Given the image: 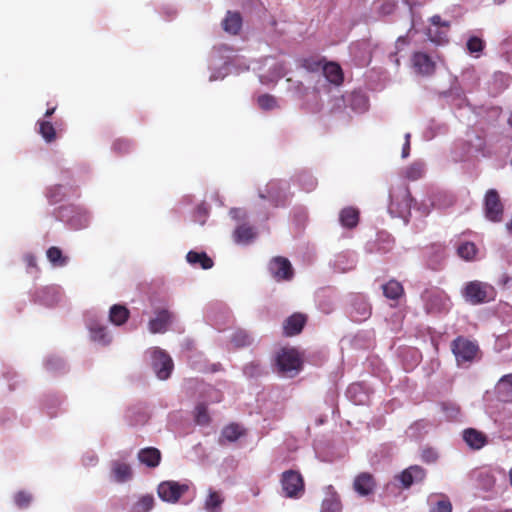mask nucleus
<instances>
[{"mask_svg": "<svg viewBox=\"0 0 512 512\" xmlns=\"http://www.w3.org/2000/svg\"><path fill=\"white\" fill-rule=\"evenodd\" d=\"M451 351L458 366L470 365L480 352L477 342L458 336L451 342Z\"/></svg>", "mask_w": 512, "mask_h": 512, "instance_id": "1", "label": "nucleus"}, {"mask_svg": "<svg viewBox=\"0 0 512 512\" xmlns=\"http://www.w3.org/2000/svg\"><path fill=\"white\" fill-rule=\"evenodd\" d=\"M278 371L289 377L296 376L303 366L300 353L295 348H282L276 356Z\"/></svg>", "mask_w": 512, "mask_h": 512, "instance_id": "2", "label": "nucleus"}, {"mask_svg": "<svg viewBox=\"0 0 512 512\" xmlns=\"http://www.w3.org/2000/svg\"><path fill=\"white\" fill-rule=\"evenodd\" d=\"M462 295L468 303L478 305L494 299V288L485 282L470 281L463 288Z\"/></svg>", "mask_w": 512, "mask_h": 512, "instance_id": "3", "label": "nucleus"}, {"mask_svg": "<svg viewBox=\"0 0 512 512\" xmlns=\"http://www.w3.org/2000/svg\"><path fill=\"white\" fill-rule=\"evenodd\" d=\"M280 484L285 497L298 499L305 492L303 476L299 471L286 470L280 476Z\"/></svg>", "mask_w": 512, "mask_h": 512, "instance_id": "4", "label": "nucleus"}, {"mask_svg": "<svg viewBox=\"0 0 512 512\" xmlns=\"http://www.w3.org/2000/svg\"><path fill=\"white\" fill-rule=\"evenodd\" d=\"M485 217L491 222H501L504 216V205L496 189H489L483 201Z\"/></svg>", "mask_w": 512, "mask_h": 512, "instance_id": "5", "label": "nucleus"}, {"mask_svg": "<svg viewBox=\"0 0 512 512\" xmlns=\"http://www.w3.org/2000/svg\"><path fill=\"white\" fill-rule=\"evenodd\" d=\"M268 272L277 282H288L294 278V268L288 258L275 256L270 259Z\"/></svg>", "mask_w": 512, "mask_h": 512, "instance_id": "6", "label": "nucleus"}, {"mask_svg": "<svg viewBox=\"0 0 512 512\" xmlns=\"http://www.w3.org/2000/svg\"><path fill=\"white\" fill-rule=\"evenodd\" d=\"M412 196L407 186H400L390 192V209L395 210L400 215L410 212Z\"/></svg>", "mask_w": 512, "mask_h": 512, "instance_id": "7", "label": "nucleus"}, {"mask_svg": "<svg viewBox=\"0 0 512 512\" xmlns=\"http://www.w3.org/2000/svg\"><path fill=\"white\" fill-rule=\"evenodd\" d=\"M173 367V361L165 351L159 348H155L152 351V368L160 380L168 379Z\"/></svg>", "mask_w": 512, "mask_h": 512, "instance_id": "8", "label": "nucleus"}, {"mask_svg": "<svg viewBox=\"0 0 512 512\" xmlns=\"http://www.w3.org/2000/svg\"><path fill=\"white\" fill-rule=\"evenodd\" d=\"M188 491L186 484H179L175 481H165L159 484L157 492L159 497L167 502H177L183 494Z\"/></svg>", "mask_w": 512, "mask_h": 512, "instance_id": "9", "label": "nucleus"}, {"mask_svg": "<svg viewBox=\"0 0 512 512\" xmlns=\"http://www.w3.org/2000/svg\"><path fill=\"white\" fill-rule=\"evenodd\" d=\"M377 481L373 474L361 472L354 478L353 489L361 497H368L375 493Z\"/></svg>", "mask_w": 512, "mask_h": 512, "instance_id": "10", "label": "nucleus"}, {"mask_svg": "<svg viewBox=\"0 0 512 512\" xmlns=\"http://www.w3.org/2000/svg\"><path fill=\"white\" fill-rule=\"evenodd\" d=\"M426 477V471L421 466L413 465L403 470L397 477L403 488L407 489L414 483L422 482Z\"/></svg>", "mask_w": 512, "mask_h": 512, "instance_id": "11", "label": "nucleus"}, {"mask_svg": "<svg viewBox=\"0 0 512 512\" xmlns=\"http://www.w3.org/2000/svg\"><path fill=\"white\" fill-rule=\"evenodd\" d=\"M307 322V316L302 313H294L283 323V334L287 337L298 335L302 332Z\"/></svg>", "mask_w": 512, "mask_h": 512, "instance_id": "12", "label": "nucleus"}, {"mask_svg": "<svg viewBox=\"0 0 512 512\" xmlns=\"http://www.w3.org/2000/svg\"><path fill=\"white\" fill-rule=\"evenodd\" d=\"M172 319L173 315L168 310L162 309L157 311L156 317L148 323L149 331L153 334L166 332Z\"/></svg>", "mask_w": 512, "mask_h": 512, "instance_id": "13", "label": "nucleus"}, {"mask_svg": "<svg viewBox=\"0 0 512 512\" xmlns=\"http://www.w3.org/2000/svg\"><path fill=\"white\" fill-rule=\"evenodd\" d=\"M412 63L415 70L422 75H431L436 68L435 62L424 52H415L412 56Z\"/></svg>", "mask_w": 512, "mask_h": 512, "instance_id": "14", "label": "nucleus"}, {"mask_svg": "<svg viewBox=\"0 0 512 512\" xmlns=\"http://www.w3.org/2000/svg\"><path fill=\"white\" fill-rule=\"evenodd\" d=\"M463 440L473 450L483 448L488 442L487 436L474 428H467L463 431Z\"/></svg>", "mask_w": 512, "mask_h": 512, "instance_id": "15", "label": "nucleus"}, {"mask_svg": "<svg viewBox=\"0 0 512 512\" xmlns=\"http://www.w3.org/2000/svg\"><path fill=\"white\" fill-rule=\"evenodd\" d=\"M222 27L225 32L231 35H237L242 28V17L240 13L228 11L222 21Z\"/></svg>", "mask_w": 512, "mask_h": 512, "instance_id": "16", "label": "nucleus"}, {"mask_svg": "<svg viewBox=\"0 0 512 512\" xmlns=\"http://www.w3.org/2000/svg\"><path fill=\"white\" fill-rule=\"evenodd\" d=\"M138 459L142 464L155 468L160 464L161 452L157 448L147 447L139 451Z\"/></svg>", "mask_w": 512, "mask_h": 512, "instance_id": "17", "label": "nucleus"}, {"mask_svg": "<svg viewBox=\"0 0 512 512\" xmlns=\"http://www.w3.org/2000/svg\"><path fill=\"white\" fill-rule=\"evenodd\" d=\"M323 73L332 84L340 85L344 80L343 71L340 65L335 62L326 63L323 66Z\"/></svg>", "mask_w": 512, "mask_h": 512, "instance_id": "18", "label": "nucleus"}, {"mask_svg": "<svg viewBox=\"0 0 512 512\" xmlns=\"http://www.w3.org/2000/svg\"><path fill=\"white\" fill-rule=\"evenodd\" d=\"M188 263L199 266L202 269H210L213 267V260L205 252L189 251L186 255Z\"/></svg>", "mask_w": 512, "mask_h": 512, "instance_id": "19", "label": "nucleus"}, {"mask_svg": "<svg viewBox=\"0 0 512 512\" xmlns=\"http://www.w3.org/2000/svg\"><path fill=\"white\" fill-rule=\"evenodd\" d=\"M382 290L386 298L396 301L405 293L403 285L395 279H391L387 283L383 284Z\"/></svg>", "mask_w": 512, "mask_h": 512, "instance_id": "20", "label": "nucleus"}, {"mask_svg": "<svg viewBox=\"0 0 512 512\" xmlns=\"http://www.w3.org/2000/svg\"><path fill=\"white\" fill-rule=\"evenodd\" d=\"M339 220L342 226L352 229L358 225L359 211L353 207H346L341 210Z\"/></svg>", "mask_w": 512, "mask_h": 512, "instance_id": "21", "label": "nucleus"}, {"mask_svg": "<svg viewBox=\"0 0 512 512\" xmlns=\"http://www.w3.org/2000/svg\"><path fill=\"white\" fill-rule=\"evenodd\" d=\"M130 316V312L128 308L124 305L115 304L111 306L109 311V319L110 321L117 325H123L127 322L128 318Z\"/></svg>", "mask_w": 512, "mask_h": 512, "instance_id": "22", "label": "nucleus"}, {"mask_svg": "<svg viewBox=\"0 0 512 512\" xmlns=\"http://www.w3.org/2000/svg\"><path fill=\"white\" fill-rule=\"evenodd\" d=\"M280 185L281 183L278 181H271L267 185V195L260 194V197L263 199L268 198L274 202L275 206H278L283 201V195L281 192L285 190Z\"/></svg>", "mask_w": 512, "mask_h": 512, "instance_id": "23", "label": "nucleus"}, {"mask_svg": "<svg viewBox=\"0 0 512 512\" xmlns=\"http://www.w3.org/2000/svg\"><path fill=\"white\" fill-rule=\"evenodd\" d=\"M498 394L503 401H512V374L504 375L499 380Z\"/></svg>", "mask_w": 512, "mask_h": 512, "instance_id": "24", "label": "nucleus"}, {"mask_svg": "<svg viewBox=\"0 0 512 512\" xmlns=\"http://www.w3.org/2000/svg\"><path fill=\"white\" fill-rule=\"evenodd\" d=\"M112 473L115 480L119 483L126 482L132 477L131 467L128 464L122 462L114 463Z\"/></svg>", "mask_w": 512, "mask_h": 512, "instance_id": "25", "label": "nucleus"}, {"mask_svg": "<svg viewBox=\"0 0 512 512\" xmlns=\"http://www.w3.org/2000/svg\"><path fill=\"white\" fill-rule=\"evenodd\" d=\"M47 259L54 267H64L67 265L69 258L64 256L61 249L52 246L46 252Z\"/></svg>", "mask_w": 512, "mask_h": 512, "instance_id": "26", "label": "nucleus"}, {"mask_svg": "<svg viewBox=\"0 0 512 512\" xmlns=\"http://www.w3.org/2000/svg\"><path fill=\"white\" fill-rule=\"evenodd\" d=\"M457 254L466 261L474 260L477 254V247L473 242H464L458 246Z\"/></svg>", "mask_w": 512, "mask_h": 512, "instance_id": "27", "label": "nucleus"}, {"mask_svg": "<svg viewBox=\"0 0 512 512\" xmlns=\"http://www.w3.org/2000/svg\"><path fill=\"white\" fill-rule=\"evenodd\" d=\"M426 308L429 312H436L441 309L442 297L436 292H426L424 295Z\"/></svg>", "mask_w": 512, "mask_h": 512, "instance_id": "28", "label": "nucleus"}, {"mask_svg": "<svg viewBox=\"0 0 512 512\" xmlns=\"http://www.w3.org/2000/svg\"><path fill=\"white\" fill-rule=\"evenodd\" d=\"M425 174V165L422 162H414L407 167L405 176L409 180L416 181L422 178Z\"/></svg>", "mask_w": 512, "mask_h": 512, "instance_id": "29", "label": "nucleus"}, {"mask_svg": "<svg viewBox=\"0 0 512 512\" xmlns=\"http://www.w3.org/2000/svg\"><path fill=\"white\" fill-rule=\"evenodd\" d=\"M39 133L45 139L46 142L50 143L56 139V131L53 124L49 121H38Z\"/></svg>", "mask_w": 512, "mask_h": 512, "instance_id": "30", "label": "nucleus"}, {"mask_svg": "<svg viewBox=\"0 0 512 512\" xmlns=\"http://www.w3.org/2000/svg\"><path fill=\"white\" fill-rule=\"evenodd\" d=\"M46 196L51 204L61 202L65 198V192L62 185L56 184L48 188Z\"/></svg>", "mask_w": 512, "mask_h": 512, "instance_id": "31", "label": "nucleus"}, {"mask_svg": "<svg viewBox=\"0 0 512 512\" xmlns=\"http://www.w3.org/2000/svg\"><path fill=\"white\" fill-rule=\"evenodd\" d=\"M234 237L237 243H246L254 237V233L251 227L241 225L235 230Z\"/></svg>", "mask_w": 512, "mask_h": 512, "instance_id": "32", "label": "nucleus"}, {"mask_svg": "<svg viewBox=\"0 0 512 512\" xmlns=\"http://www.w3.org/2000/svg\"><path fill=\"white\" fill-rule=\"evenodd\" d=\"M154 505V498L152 495L142 496L133 507L134 512H149Z\"/></svg>", "mask_w": 512, "mask_h": 512, "instance_id": "33", "label": "nucleus"}, {"mask_svg": "<svg viewBox=\"0 0 512 512\" xmlns=\"http://www.w3.org/2000/svg\"><path fill=\"white\" fill-rule=\"evenodd\" d=\"M223 503V498L216 491H211L208 495V498L205 502V507L210 512H216L217 509L220 508Z\"/></svg>", "mask_w": 512, "mask_h": 512, "instance_id": "34", "label": "nucleus"}, {"mask_svg": "<svg viewBox=\"0 0 512 512\" xmlns=\"http://www.w3.org/2000/svg\"><path fill=\"white\" fill-rule=\"evenodd\" d=\"M257 103L258 106L264 111L273 110L278 106L276 98L270 94L260 95L257 98Z\"/></svg>", "mask_w": 512, "mask_h": 512, "instance_id": "35", "label": "nucleus"}, {"mask_svg": "<svg viewBox=\"0 0 512 512\" xmlns=\"http://www.w3.org/2000/svg\"><path fill=\"white\" fill-rule=\"evenodd\" d=\"M241 435H242V432H241L239 426L236 424H230L222 430L221 436H222V438H224L225 440H227L229 442H234Z\"/></svg>", "mask_w": 512, "mask_h": 512, "instance_id": "36", "label": "nucleus"}, {"mask_svg": "<svg viewBox=\"0 0 512 512\" xmlns=\"http://www.w3.org/2000/svg\"><path fill=\"white\" fill-rule=\"evenodd\" d=\"M321 512H341V503L339 499L334 495L324 499Z\"/></svg>", "mask_w": 512, "mask_h": 512, "instance_id": "37", "label": "nucleus"}, {"mask_svg": "<svg viewBox=\"0 0 512 512\" xmlns=\"http://www.w3.org/2000/svg\"><path fill=\"white\" fill-rule=\"evenodd\" d=\"M195 421L199 425H206L210 422L207 406L204 403H200L196 406Z\"/></svg>", "mask_w": 512, "mask_h": 512, "instance_id": "38", "label": "nucleus"}, {"mask_svg": "<svg viewBox=\"0 0 512 512\" xmlns=\"http://www.w3.org/2000/svg\"><path fill=\"white\" fill-rule=\"evenodd\" d=\"M231 342L235 347L240 348L250 345L251 337L245 331L238 330L233 334Z\"/></svg>", "mask_w": 512, "mask_h": 512, "instance_id": "39", "label": "nucleus"}, {"mask_svg": "<svg viewBox=\"0 0 512 512\" xmlns=\"http://www.w3.org/2000/svg\"><path fill=\"white\" fill-rule=\"evenodd\" d=\"M113 151L119 155H124L132 150V144L128 139L119 138L113 142Z\"/></svg>", "mask_w": 512, "mask_h": 512, "instance_id": "40", "label": "nucleus"}, {"mask_svg": "<svg viewBox=\"0 0 512 512\" xmlns=\"http://www.w3.org/2000/svg\"><path fill=\"white\" fill-rule=\"evenodd\" d=\"M91 337L94 341L102 344H108L110 342V337L105 327L91 328Z\"/></svg>", "mask_w": 512, "mask_h": 512, "instance_id": "41", "label": "nucleus"}, {"mask_svg": "<svg viewBox=\"0 0 512 512\" xmlns=\"http://www.w3.org/2000/svg\"><path fill=\"white\" fill-rule=\"evenodd\" d=\"M355 309H356L357 313L359 314V316H356L354 318L355 321H363L371 315V308L364 301H361V302L355 304Z\"/></svg>", "mask_w": 512, "mask_h": 512, "instance_id": "42", "label": "nucleus"}, {"mask_svg": "<svg viewBox=\"0 0 512 512\" xmlns=\"http://www.w3.org/2000/svg\"><path fill=\"white\" fill-rule=\"evenodd\" d=\"M430 512H452V504L447 497H442L434 504Z\"/></svg>", "mask_w": 512, "mask_h": 512, "instance_id": "43", "label": "nucleus"}, {"mask_svg": "<svg viewBox=\"0 0 512 512\" xmlns=\"http://www.w3.org/2000/svg\"><path fill=\"white\" fill-rule=\"evenodd\" d=\"M31 500H32L31 495L29 493L25 492V491H19L14 496L15 504L19 508H26V507H28V505L30 504Z\"/></svg>", "mask_w": 512, "mask_h": 512, "instance_id": "44", "label": "nucleus"}, {"mask_svg": "<svg viewBox=\"0 0 512 512\" xmlns=\"http://www.w3.org/2000/svg\"><path fill=\"white\" fill-rule=\"evenodd\" d=\"M484 48V42L482 39L473 36L470 37L467 41V49L470 53H478L481 52Z\"/></svg>", "mask_w": 512, "mask_h": 512, "instance_id": "45", "label": "nucleus"}, {"mask_svg": "<svg viewBox=\"0 0 512 512\" xmlns=\"http://www.w3.org/2000/svg\"><path fill=\"white\" fill-rule=\"evenodd\" d=\"M263 373V369L258 362H250L244 367V374L248 377H258Z\"/></svg>", "mask_w": 512, "mask_h": 512, "instance_id": "46", "label": "nucleus"}, {"mask_svg": "<svg viewBox=\"0 0 512 512\" xmlns=\"http://www.w3.org/2000/svg\"><path fill=\"white\" fill-rule=\"evenodd\" d=\"M421 458L426 463H433L437 460L438 454L432 448H426L422 451Z\"/></svg>", "mask_w": 512, "mask_h": 512, "instance_id": "47", "label": "nucleus"}, {"mask_svg": "<svg viewBox=\"0 0 512 512\" xmlns=\"http://www.w3.org/2000/svg\"><path fill=\"white\" fill-rule=\"evenodd\" d=\"M428 37L430 38L431 41L435 42V43H442L444 41L447 40V33H433V30L430 28L428 29V33H427Z\"/></svg>", "mask_w": 512, "mask_h": 512, "instance_id": "48", "label": "nucleus"}, {"mask_svg": "<svg viewBox=\"0 0 512 512\" xmlns=\"http://www.w3.org/2000/svg\"><path fill=\"white\" fill-rule=\"evenodd\" d=\"M430 21L431 23L436 26L437 28L439 27H444L446 29L449 28V23L446 22V21H443L442 18L439 16V15H434L430 18Z\"/></svg>", "mask_w": 512, "mask_h": 512, "instance_id": "49", "label": "nucleus"}, {"mask_svg": "<svg viewBox=\"0 0 512 512\" xmlns=\"http://www.w3.org/2000/svg\"><path fill=\"white\" fill-rule=\"evenodd\" d=\"M24 260H25V262H26V264H27V266L29 268L38 269L37 268V260H36V257L34 255L28 254V255L25 256Z\"/></svg>", "mask_w": 512, "mask_h": 512, "instance_id": "50", "label": "nucleus"}, {"mask_svg": "<svg viewBox=\"0 0 512 512\" xmlns=\"http://www.w3.org/2000/svg\"><path fill=\"white\" fill-rule=\"evenodd\" d=\"M320 61H311V60H305L304 61V67H306L309 70H317L321 67Z\"/></svg>", "mask_w": 512, "mask_h": 512, "instance_id": "51", "label": "nucleus"}, {"mask_svg": "<svg viewBox=\"0 0 512 512\" xmlns=\"http://www.w3.org/2000/svg\"><path fill=\"white\" fill-rule=\"evenodd\" d=\"M353 100L356 101L357 103L361 104L364 109L366 108L367 100L364 96H362L360 94L354 95Z\"/></svg>", "mask_w": 512, "mask_h": 512, "instance_id": "52", "label": "nucleus"}, {"mask_svg": "<svg viewBox=\"0 0 512 512\" xmlns=\"http://www.w3.org/2000/svg\"><path fill=\"white\" fill-rule=\"evenodd\" d=\"M410 154V142L405 141L402 148V158H407Z\"/></svg>", "mask_w": 512, "mask_h": 512, "instance_id": "53", "label": "nucleus"}, {"mask_svg": "<svg viewBox=\"0 0 512 512\" xmlns=\"http://www.w3.org/2000/svg\"><path fill=\"white\" fill-rule=\"evenodd\" d=\"M55 110H56V107H52V108L47 109L45 114H44V116L46 118H50L54 114Z\"/></svg>", "mask_w": 512, "mask_h": 512, "instance_id": "54", "label": "nucleus"}, {"mask_svg": "<svg viewBox=\"0 0 512 512\" xmlns=\"http://www.w3.org/2000/svg\"><path fill=\"white\" fill-rule=\"evenodd\" d=\"M399 42L405 43L406 42V37L405 36L398 37L397 43H399Z\"/></svg>", "mask_w": 512, "mask_h": 512, "instance_id": "55", "label": "nucleus"}, {"mask_svg": "<svg viewBox=\"0 0 512 512\" xmlns=\"http://www.w3.org/2000/svg\"><path fill=\"white\" fill-rule=\"evenodd\" d=\"M509 479H510V484L512 486V468L509 471Z\"/></svg>", "mask_w": 512, "mask_h": 512, "instance_id": "56", "label": "nucleus"}, {"mask_svg": "<svg viewBox=\"0 0 512 512\" xmlns=\"http://www.w3.org/2000/svg\"><path fill=\"white\" fill-rule=\"evenodd\" d=\"M405 141L410 142V134H409V133H407V134L405 135Z\"/></svg>", "mask_w": 512, "mask_h": 512, "instance_id": "57", "label": "nucleus"}, {"mask_svg": "<svg viewBox=\"0 0 512 512\" xmlns=\"http://www.w3.org/2000/svg\"><path fill=\"white\" fill-rule=\"evenodd\" d=\"M508 124L512 126V115L508 119Z\"/></svg>", "mask_w": 512, "mask_h": 512, "instance_id": "58", "label": "nucleus"}, {"mask_svg": "<svg viewBox=\"0 0 512 512\" xmlns=\"http://www.w3.org/2000/svg\"><path fill=\"white\" fill-rule=\"evenodd\" d=\"M406 4L410 3V0H403Z\"/></svg>", "mask_w": 512, "mask_h": 512, "instance_id": "59", "label": "nucleus"}, {"mask_svg": "<svg viewBox=\"0 0 512 512\" xmlns=\"http://www.w3.org/2000/svg\"><path fill=\"white\" fill-rule=\"evenodd\" d=\"M354 388H355L354 386H351V387H349V390H348V391L350 392V391H351L352 389H354Z\"/></svg>", "mask_w": 512, "mask_h": 512, "instance_id": "60", "label": "nucleus"}]
</instances>
